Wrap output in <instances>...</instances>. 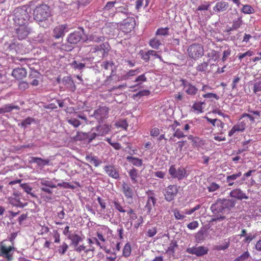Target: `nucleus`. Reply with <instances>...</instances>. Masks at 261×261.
<instances>
[{"label": "nucleus", "mask_w": 261, "mask_h": 261, "mask_svg": "<svg viewBox=\"0 0 261 261\" xmlns=\"http://www.w3.org/2000/svg\"><path fill=\"white\" fill-rule=\"evenodd\" d=\"M31 162L36 163L38 166H44L49 164V160L38 157H32Z\"/></svg>", "instance_id": "nucleus-27"}, {"label": "nucleus", "mask_w": 261, "mask_h": 261, "mask_svg": "<svg viewBox=\"0 0 261 261\" xmlns=\"http://www.w3.org/2000/svg\"><path fill=\"white\" fill-rule=\"evenodd\" d=\"M128 174L133 183H137L139 177L138 170L135 168H133L128 171Z\"/></svg>", "instance_id": "nucleus-33"}, {"label": "nucleus", "mask_w": 261, "mask_h": 261, "mask_svg": "<svg viewBox=\"0 0 261 261\" xmlns=\"http://www.w3.org/2000/svg\"><path fill=\"white\" fill-rule=\"evenodd\" d=\"M139 69H136L135 70L131 69L127 72L125 74H123L121 76V80H127L130 77L134 76L140 72Z\"/></svg>", "instance_id": "nucleus-30"}, {"label": "nucleus", "mask_w": 261, "mask_h": 261, "mask_svg": "<svg viewBox=\"0 0 261 261\" xmlns=\"http://www.w3.org/2000/svg\"><path fill=\"white\" fill-rule=\"evenodd\" d=\"M86 160L87 161L93 165L95 167L98 166L101 163V162L97 158L91 155H87L86 156Z\"/></svg>", "instance_id": "nucleus-35"}, {"label": "nucleus", "mask_w": 261, "mask_h": 261, "mask_svg": "<svg viewBox=\"0 0 261 261\" xmlns=\"http://www.w3.org/2000/svg\"><path fill=\"white\" fill-rule=\"evenodd\" d=\"M160 133V130L159 128H158L157 127H154V128H152L150 132V136L153 137L158 136L159 135Z\"/></svg>", "instance_id": "nucleus-62"}, {"label": "nucleus", "mask_w": 261, "mask_h": 261, "mask_svg": "<svg viewBox=\"0 0 261 261\" xmlns=\"http://www.w3.org/2000/svg\"><path fill=\"white\" fill-rule=\"evenodd\" d=\"M34 121V119L31 117H27L25 119L22 121L20 125L23 127H26L27 125H30Z\"/></svg>", "instance_id": "nucleus-52"}, {"label": "nucleus", "mask_w": 261, "mask_h": 261, "mask_svg": "<svg viewBox=\"0 0 261 261\" xmlns=\"http://www.w3.org/2000/svg\"><path fill=\"white\" fill-rule=\"evenodd\" d=\"M241 175L242 172L239 171L237 173L227 176L226 181L227 183H228V186H232L234 184L233 181L236 180L238 178L240 177Z\"/></svg>", "instance_id": "nucleus-26"}, {"label": "nucleus", "mask_w": 261, "mask_h": 261, "mask_svg": "<svg viewBox=\"0 0 261 261\" xmlns=\"http://www.w3.org/2000/svg\"><path fill=\"white\" fill-rule=\"evenodd\" d=\"M15 251L14 245L6 246L3 242L0 243V256L5 258L7 261H12Z\"/></svg>", "instance_id": "nucleus-5"}, {"label": "nucleus", "mask_w": 261, "mask_h": 261, "mask_svg": "<svg viewBox=\"0 0 261 261\" xmlns=\"http://www.w3.org/2000/svg\"><path fill=\"white\" fill-rule=\"evenodd\" d=\"M74 247V250L79 253H81L82 251H84L86 253L89 252V250H87L86 247L84 245H77Z\"/></svg>", "instance_id": "nucleus-56"}, {"label": "nucleus", "mask_w": 261, "mask_h": 261, "mask_svg": "<svg viewBox=\"0 0 261 261\" xmlns=\"http://www.w3.org/2000/svg\"><path fill=\"white\" fill-rule=\"evenodd\" d=\"M250 256L249 253L246 251L243 253L241 255L237 257L234 261H243L247 259Z\"/></svg>", "instance_id": "nucleus-55"}, {"label": "nucleus", "mask_w": 261, "mask_h": 261, "mask_svg": "<svg viewBox=\"0 0 261 261\" xmlns=\"http://www.w3.org/2000/svg\"><path fill=\"white\" fill-rule=\"evenodd\" d=\"M204 102H195L192 107V109L194 111L196 112L197 114L201 113L203 112V108L202 105H204Z\"/></svg>", "instance_id": "nucleus-31"}, {"label": "nucleus", "mask_w": 261, "mask_h": 261, "mask_svg": "<svg viewBox=\"0 0 261 261\" xmlns=\"http://www.w3.org/2000/svg\"><path fill=\"white\" fill-rule=\"evenodd\" d=\"M203 97L205 98H215L216 100H218L219 99V96L217 95L216 94L213 93H207L206 94H204L202 95Z\"/></svg>", "instance_id": "nucleus-58"}, {"label": "nucleus", "mask_w": 261, "mask_h": 261, "mask_svg": "<svg viewBox=\"0 0 261 261\" xmlns=\"http://www.w3.org/2000/svg\"><path fill=\"white\" fill-rule=\"evenodd\" d=\"M173 130L174 131V133L173 134V137H176L178 139H180L186 137V135L184 134L183 132L180 129L177 128Z\"/></svg>", "instance_id": "nucleus-53"}, {"label": "nucleus", "mask_w": 261, "mask_h": 261, "mask_svg": "<svg viewBox=\"0 0 261 261\" xmlns=\"http://www.w3.org/2000/svg\"><path fill=\"white\" fill-rule=\"evenodd\" d=\"M242 12L245 14H252L254 12V9L249 5H245L242 8Z\"/></svg>", "instance_id": "nucleus-48"}, {"label": "nucleus", "mask_w": 261, "mask_h": 261, "mask_svg": "<svg viewBox=\"0 0 261 261\" xmlns=\"http://www.w3.org/2000/svg\"><path fill=\"white\" fill-rule=\"evenodd\" d=\"M156 203V199L152 196H148L147 201L144 207L148 214H149L152 207L154 206Z\"/></svg>", "instance_id": "nucleus-22"}, {"label": "nucleus", "mask_w": 261, "mask_h": 261, "mask_svg": "<svg viewBox=\"0 0 261 261\" xmlns=\"http://www.w3.org/2000/svg\"><path fill=\"white\" fill-rule=\"evenodd\" d=\"M208 65V64L207 62H203L197 65L196 69L198 71L200 72L206 71L207 69Z\"/></svg>", "instance_id": "nucleus-46"}, {"label": "nucleus", "mask_w": 261, "mask_h": 261, "mask_svg": "<svg viewBox=\"0 0 261 261\" xmlns=\"http://www.w3.org/2000/svg\"><path fill=\"white\" fill-rule=\"evenodd\" d=\"M174 215L177 220H182L185 218V216L180 213V211L177 209L174 211Z\"/></svg>", "instance_id": "nucleus-57"}, {"label": "nucleus", "mask_w": 261, "mask_h": 261, "mask_svg": "<svg viewBox=\"0 0 261 261\" xmlns=\"http://www.w3.org/2000/svg\"><path fill=\"white\" fill-rule=\"evenodd\" d=\"M13 110H20V107L18 106H15L12 104H7L0 108V114L9 113Z\"/></svg>", "instance_id": "nucleus-23"}, {"label": "nucleus", "mask_w": 261, "mask_h": 261, "mask_svg": "<svg viewBox=\"0 0 261 261\" xmlns=\"http://www.w3.org/2000/svg\"><path fill=\"white\" fill-rule=\"evenodd\" d=\"M122 192L127 199H132L134 191L132 186L126 182L123 181L122 184Z\"/></svg>", "instance_id": "nucleus-16"}, {"label": "nucleus", "mask_w": 261, "mask_h": 261, "mask_svg": "<svg viewBox=\"0 0 261 261\" xmlns=\"http://www.w3.org/2000/svg\"><path fill=\"white\" fill-rule=\"evenodd\" d=\"M208 250L207 247L200 246L188 248L187 249L186 252L190 254H195L197 256H201L207 254Z\"/></svg>", "instance_id": "nucleus-14"}, {"label": "nucleus", "mask_w": 261, "mask_h": 261, "mask_svg": "<svg viewBox=\"0 0 261 261\" xmlns=\"http://www.w3.org/2000/svg\"><path fill=\"white\" fill-rule=\"evenodd\" d=\"M178 245L176 241H172L170 244L166 252L170 254H173L175 253V249L177 247Z\"/></svg>", "instance_id": "nucleus-41"}, {"label": "nucleus", "mask_w": 261, "mask_h": 261, "mask_svg": "<svg viewBox=\"0 0 261 261\" xmlns=\"http://www.w3.org/2000/svg\"><path fill=\"white\" fill-rule=\"evenodd\" d=\"M147 81V78L145 76V74H142L139 75L135 80V82L138 83L134 87L139 86L143 82H145Z\"/></svg>", "instance_id": "nucleus-49"}, {"label": "nucleus", "mask_w": 261, "mask_h": 261, "mask_svg": "<svg viewBox=\"0 0 261 261\" xmlns=\"http://www.w3.org/2000/svg\"><path fill=\"white\" fill-rule=\"evenodd\" d=\"M22 189L28 194H30L32 196L34 197L35 195L31 192L32 188L28 184H23L20 185Z\"/></svg>", "instance_id": "nucleus-50"}, {"label": "nucleus", "mask_w": 261, "mask_h": 261, "mask_svg": "<svg viewBox=\"0 0 261 261\" xmlns=\"http://www.w3.org/2000/svg\"><path fill=\"white\" fill-rule=\"evenodd\" d=\"M126 212L127 215L129 216V218L128 220L130 222L131 225H132L133 221L137 219V221L134 224V227L135 228H138L143 223V217L142 216L138 217L137 213L131 207H129Z\"/></svg>", "instance_id": "nucleus-8"}, {"label": "nucleus", "mask_w": 261, "mask_h": 261, "mask_svg": "<svg viewBox=\"0 0 261 261\" xmlns=\"http://www.w3.org/2000/svg\"><path fill=\"white\" fill-rule=\"evenodd\" d=\"M104 170L106 173L112 178L118 179L119 177V171L114 166H106Z\"/></svg>", "instance_id": "nucleus-19"}, {"label": "nucleus", "mask_w": 261, "mask_h": 261, "mask_svg": "<svg viewBox=\"0 0 261 261\" xmlns=\"http://www.w3.org/2000/svg\"><path fill=\"white\" fill-rule=\"evenodd\" d=\"M68 249V245L65 242H63L62 245L58 247V252L61 255H64Z\"/></svg>", "instance_id": "nucleus-40"}, {"label": "nucleus", "mask_w": 261, "mask_h": 261, "mask_svg": "<svg viewBox=\"0 0 261 261\" xmlns=\"http://www.w3.org/2000/svg\"><path fill=\"white\" fill-rule=\"evenodd\" d=\"M84 30L74 31L69 34L67 38V41L70 44H76L83 39Z\"/></svg>", "instance_id": "nucleus-12"}, {"label": "nucleus", "mask_w": 261, "mask_h": 261, "mask_svg": "<svg viewBox=\"0 0 261 261\" xmlns=\"http://www.w3.org/2000/svg\"><path fill=\"white\" fill-rule=\"evenodd\" d=\"M169 35V28H160L157 29L155 32L156 36H167Z\"/></svg>", "instance_id": "nucleus-39"}, {"label": "nucleus", "mask_w": 261, "mask_h": 261, "mask_svg": "<svg viewBox=\"0 0 261 261\" xmlns=\"http://www.w3.org/2000/svg\"><path fill=\"white\" fill-rule=\"evenodd\" d=\"M90 3V0H79L77 1V6L79 8L84 7L87 6Z\"/></svg>", "instance_id": "nucleus-61"}, {"label": "nucleus", "mask_w": 261, "mask_h": 261, "mask_svg": "<svg viewBox=\"0 0 261 261\" xmlns=\"http://www.w3.org/2000/svg\"><path fill=\"white\" fill-rule=\"evenodd\" d=\"M249 121L251 123H254L255 122V117L250 114L243 113L240 118L238 123L234 125L228 132V136L231 137L237 132H244L246 128L250 125Z\"/></svg>", "instance_id": "nucleus-2"}, {"label": "nucleus", "mask_w": 261, "mask_h": 261, "mask_svg": "<svg viewBox=\"0 0 261 261\" xmlns=\"http://www.w3.org/2000/svg\"><path fill=\"white\" fill-rule=\"evenodd\" d=\"M27 14L25 12L24 15L15 16L14 21L17 28L16 29V33L19 40L25 39L31 32V29L28 26L27 20Z\"/></svg>", "instance_id": "nucleus-1"}, {"label": "nucleus", "mask_w": 261, "mask_h": 261, "mask_svg": "<svg viewBox=\"0 0 261 261\" xmlns=\"http://www.w3.org/2000/svg\"><path fill=\"white\" fill-rule=\"evenodd\" d=\"M76 118H77L76 117H70V118L68 117L67 118V121L68 122V123L69 124L73 125L74 127H77L81 124V123Z\"/></svg>", "instance_id": "nucleus-38"}, {"label": "nucleus", "mask_w": 261, "mask_h": 261, "mask_svg": "<svg viewBox=\"0 0 261 261\" xmlns=\"http://www.w3.org/2000/svg\"><path fill=\"white\" fill-rule=\"evenodd\" d=\"M243 24V21L241 17H240L237 18V19L234 20L232 24V29H235L237 30L238 29L240 28L241 26Z\"/></svg>", "instance_id": "nucleus-44"}, {"label": "nucleus", "mask_w": 261, "mask_h": 261, "mask_svg": "<svg viewBox=\"0 0 261 261\" xmlns=\"http://www.w3.org/2000/svg\"><path fill=\"white\" fill-rule=\"evenodd\" d=\"M188 139L191 141L194 148L200 147L204 145L203 141L198 137L190 135L188 137Z\"/></svg>", "instance_id": "nucleus-21"}, {"label": "nucleus", "mask_w": 261, "mask_h": 261, "mask_svg": "<svg viewBox=\"0 0 261 261\" xmlns=\"http://www.w3.org/2000/svg\"><path fill=\"white\" fill-rule=\"evenodd\" d=\"M188 56L194 60H198L204 55V47L199 43H193L187 49Z\"/></svg>", "instance_id": "nucleus-4"}, {"label": "nucleus", "mask_w": 261, "mask_h": 261, "mask_svg": "<svg viewBox=\"0 0 261 261\" xmlns=\"http://www.w3.org/2000/svg\"><path fill=\"white\" fill-rule=\"evenodd\" d=\"M229 196L231 197L238 200L248 199V196H247L246 194L239 188H237L232 190L229 193Z\"/></svg>", "instance_id": "nucleus-17"}, {"label": "nucleus", "mask_w": 261, "mask_h": 261, "mask_svg": "<svg viewBox=\"0 0 261 261\" xmlns=\"http://www.w3.org/2000/svg\"><path fill=\"white\" fill-rule=\"evenodd\" d=\"M110 109L106 106L99 107L94 112V117L99 121H102L108 117Z\"/></svg>", "instance_id": "nucleus-9"}, {"label": "nucleus", "mask_w": 261, "mask_h": 261, "mask_svg": "<svg viewBox=\"0 0 261 261\" xmlns=\"http://www.w3.org/2000/svg\"><path fill=\"white\" fill-rule=\"evenodd\" d=\"M131 247L129 243H126L123 249V255L126 257H128L131 253Z\"/></svg>", "instance_id": "nucleus-45"}, {"label": "nucleus", "mask_w": 261, "mask_h": 261, "mask_svg": "<svg viewBox=\"0 0 261 261\" xmlns=\"http://www.w3.org/2000/svg\"><path fill=\"white\" fill-rule=\"evenodd\" d=\"M186 170L183 167H179L176 169L174 165L170 166L169 169V173L171 177L174 178H177L181 180L186 176Z\"/></svg>", "instance_id": "nucleus-10"}, {"label": "nucleus", "mask_w": 261, "mask_h": 261, "mask_svg": "<svg viewBox=\"0 0 261 261\" xmlns=\"http://www.w3.org/2000/svg\"><path fill=\"white\" fill-rule=\"evenodd\" d=\"M68 238L71 240V244L74 247H76L83 240L81 236L76 233L69 234Z\"/></svg>", "instance_id": "nucleus-25"}, {"label": "nucleus", "mask_w": 261, "mask_h": 261, "mask_svg": "<svg viewBox=\"0 0 261 261\" xmlns=\"http://www.w3.org/2000/svg\"><path fill=\"white\" fill-rule=\"evenodd\" d=\"M8 202L12 206L17 207H23L27 205V204H24L20 201V196L18 193H14L13 195L9 197Z\"/></svg>", "instance_id": "nucleus-15"}, {"label": "nucleus", "mask_w": 261, "mask_h": 261, "mask_svg": "<svg viewBox=\"0 0 261 261\" xmlns=\"http://www.w3.org/2000/svg\"><path fill=\"white\" fill-rule=\"evenodd\" d=\"M220 188V186L216 182H212L208 187L207 189L208 192H215Z\"/></svg>", "instance_id": "nucleus-54"}, {"label": "nucleus", "mask_w": 261, "mask_h": 261, "mask_svg": "<svg viewBox=\"0 0 261 261\" xmlns=\"http://www.w3.org/2000/svg\"><path fill=\"white\" fill-rule=\"evenodd\" d=\"M254 52L253 51L251 50H247V51H246L245 53H239L238 56H237V57L238 58V59L240 60V61H242V59L243 58H244L245 57H251L253 55H254Z\"/></svg>", "instance_id": "nucleus-42"}, {"label": "nucleus", "mask_w": 261, "mask_h": 261, "mask_svg": "<svg viewBox=\"0 0 261 261\" xmlns=\"http://www.w3.org/2000/svg\"><path fill=\"white\" fill-rule=\"evenodd\" d=\"M178 191V187L176 185H170L167 187L165 189L164 193L165 199L168 201H171L173 200Z\"/></svg>", "instance_id": "nucleus-13"}, {"label": "nucleus", "mask_w": 261, "mask_h": 261, "mask_svg": "<svg viewBox=\"0 0 261 261\" xmlns=\"http://www.w3.org/2000/svg\"><path fill=\"white\" fill-rule=\"evenodd\" d=\"M115 208L120 213H124L126 211L124 208V206L117 199H115L112 201Z\"/></svg>", "instance_id": "nucleus-36"}, {"label": "nucleus", "mask_w": 261, "mask_h": 261, "mask_svg": "<svg viewBox=\"0 0 261 261\" xmlns=\"http://www.w3.org/2000/svg\"><path fill=\"white\" fill-rule=\"evenodd\" d=\"M40 183L43 187H47L50 188H56L57 186L54 184L51 181L48 180L46 178H42L39 179Z\"/></svg>", "instance_id": "nucleus-32"}, {"label": "nucleus", "mask_w": 261, "mask_h": 261, "mask_svg": "<svg viewBox=\"0 0 261 261\" xmlns=\"http://www.w3.org/2000/svg\"><path fill=\"white\" fill-rule=\"evenodd\" d=\"M198 226V223L196 221H194L190 222L187 225V227L189 229L193 230L197 228Z\"/></svg>", "instance_id": "nucleus-64"}, {"label": "nucleus", "mask_w": 261, "mask_h": 261, "mask_svg": "<svg viewBox=\"0 0 261 261\" xmlns=\"http://www.w3.org/2000/svg\"><path fill=\"white\" fill-rule=\"evenodd\" d=\"M101 66L105 70H110L112 71V73L113 72L114 63L113 62H103L102 64H101Z\"/></svg>", "instance_id": "nucleus-43"}, {"label": "nucleus", "mask_w": 261, "mask_h": 261, "mask_svg": "<svg viewBox=\"0 0 261 261\" xmlns=\"http://www.w3.org/2000/svg\"><path fill=\"white\" fill-rule=\"evenodd\" d=\"M225 124L222 121L219 119H217V123L216 126L219 128V134L223 135L225 132V129H224Z\"/></svg>", "instance_id": "nucleus-47"}, {"label": "nucleus", "mask_w": 261, "mask_h": 261, "mask_svg": "<svg viewBox=\"0 0 261 261\" xmlns=\"http://www.w3.org/2000/svg\"><path fill=\"white\" fill-rule=\"evenodd\" d=\"M29 87V84L26 82H21L19 83L18 85V88L20 90L24 91L27 89H28Z\"/></svg>", "instance_id": "nucleus-60"}, {"label": "nucleus", "mask_w": 261, "mask_h": 261, "mask_svg": "<svg viewBox=\"0 0 261 261\" xmlns=\"http://www.w3.org/2000/svg\"><path fill=\"white\" fill-rule=\"evenodd\" d=\"M69 31L68 25L67 24H59L56 26L53 30V36L56 39L63 38L65 33Z\"/></svg>", "instance_id": "nucleus-7"}, {"label": "nucleus", "mask_w": 261, "mask_h": 261, "mask_svg": "<svg viewBox=\"0 0 261 261\" xmlns=\"http://www.w3.org/2000/svg\"><path fill=\"white\" fill-rule=\"evenodd\" d=\"M27 74L26 70L23 68H15L12 72V75L17 80L22 79L26 76Z\"/></svg>", "instance_id": "nucleus-20"}, {"label": "nucleus", "mask_w": 261, "mask_h": 261, "mask_svg": "<svg viewBox=\"0 0 261 261\" xmlns=\"http://www.w3.org/2000/svg\"><path fill=\"white\" fill-rule=\"evenodd\" d=\"M150 92L148 90H143L139 91L136 94L134 95V97L136 96H148L150 94Z\"/></svg>", "instance_id": "nucleus-59"}, {"label": "nucleus", "mask_w": 261, "mask_h": 261, "mask_svg": "<svg viewBox=\"0 0 261 261\" xmlns=\"http://www.w3.org/2000/svg\"><path fill=\"white\" fill-rule=\"evenodd\" d=\"M228 7L229 4L227 2L220 1L216 4L213 7V11L214 13H219L227 11Z\"/></svg>", "instance_id": "nucleus-18"}, {"label": "nucleus", "mask_w": 261, "mask_h": 261, "mask_svg": "<svg viewBox=\"0 0 261 261\" xmlns=\"http://www.w3.org/2000/svg\"><path fill=\"white\" fill-rule=\"evenodd\" d=\"M181 85L183 86L185 92L189 95L194 96L198 93V89L188 81L185 79L180 80Z\"/></svg>", "instance_id": "nucleus-11"}, {"label": "nucleus", "mask_w": 261, "mask_h": 261, "mask_svg": "<svg viewBox=\"0 0 261 261\" xmlns=\"http://www.w3.org/2000/svg\"><path fill=\"white\" fill-rule=\"evenodd\" d=\"M161 44V41L157 37L151 38L149 41V46L155 49H158Z\"/></svg>", "instance_id": "nucleus-28"}, {"label": "nucleus", "mask_w": 261, "mask_h": 261, "mask_svg": "<svg viewBox=\"0 0 261 261\" xmlns=\"http://www.w3.org/2000/svg\"><path fill=\"white\" fill-rule=\"evenodd\" d=\"M208 57L211 58V59L216 61L218 58V54L216 51L213 50L210 53L208 54Z\"/></svg>", "instance_id": "nucleus-63"}, {"label": "nucleus", "mask_w": 261, "mask_h": 261, "mask_svg": "<svg viewBox=\"0 0 261 261\" xmlns=\"http://www.w3.org/2000/svg\"><path fill=\"white\" fill-rule=\"evenodd\" d=\"M71 66L75 69L81 70L85 67V64L82 63H79L76 61H73Z\"/></svg>", "instance_id": "nucleus-51"}, {"label": "nucleus", "mask_w": 261, "mask_h": 261, "mask_svg": "<svg viewBox=\"0 0 261 261\" xmlns=\"http://www.w3.org/2000/svg\"><path fill=\"white\" fill-rule=\"evenodd\" d=\"M89 40L95 42H103L105 40V37L100 36L96 33H92L89 37Z\"/></svg>", "instance_id": "nucleus-34"}, {"label": "nucleus", "mask_w": 261, "mask_h": 261, "mask_svg": "<svg viewBox=\"0 0 261 261\" xmlns=\"http://www.w3.org/2000/svg\"><path fill=\"white\" fill-rule=\"evenodd\" d=\"M103 50V56H105V54H107L109 51V45L107 43H102L99 45H96L94 47L92 48L91 51L95 52L97 51Z\"/></svg>", "instance_id": "nucleus-24"}, {"label": "nucleus", "mask_w": 261, "mask_h": 261, "mask_svg": "<svg viewBox=\"0 0 261 261\" xmlns=\"http://www.w3.org/2000/svg\"><path fill=\"white\" fill-rule=\"evenodd\" d=\"M136 21L133 17H127L120 23H118V28L125 34L130 33L135 28Z\"/></svg>", "instance_id": "nucleus-6"}, {"label": "nucleus", "mask_w": 261, "mask_h": 261, "mask_svg": "<svg viewBox=\"0 0 261 261\" xmlns=\"http://www.w3.org/2000/svg\"><path fill=\"white\" fill-rule=\"evenodd\" d=\"M33 15L36 21L39 22L45 21L50 15V7L46 4L39 5L34 9Z\"/></svg>", "instance_id": "nucleus-3"}, {"label": "nucleus", "mask_w": 261, "mask_h": 261, "mask_svg": "<svg viewBox=\"0 0 261 261\" xmlns=\"http://www.w3.org/2000/svg\"><path fill=\"white\" fill-rule=\"evenodd\" d=\"M126 160L134 166L137 167H141L143 164L142 160L138 158H135L132 156H127L126 157Z\"/></svg>", "instance_id": "nucleus-29"}, {"label": "nucleus", "mask_w": 261, "mask_h": 261, "mask_svg": "<svg viewBox=\"0 0 261 261\" xmlns=\"http://www.w3.org/2000/svg\"><path fill=\"white\" fill-rule=\"evenodd\" d=\"M97 130L99 131L98 135L104 136L109 132L110 128L108 125H104L99 126L97 127Z\"/></svg>", "instance_id": "nucleus-37"}]
</instances>
